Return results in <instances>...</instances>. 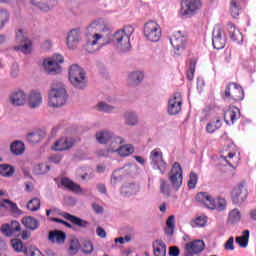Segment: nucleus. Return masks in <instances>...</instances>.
<instances>
[{
    "mask_svg": "<svg viewBox=\"0 0 256 256\" xmlns=\"http://www.w3.org/2000/svg\"><path fill=\"white\" fill-rule=\"evenodd\" d=\"M81 30L79 29H72L68 32L66 37V47L70 50L77 49L79 43H81Z\"/></svg>",
    "mask_w": 256,
    "mask_h": 256,
    "instance_id": "4be33fe9",
    "label": "nucleus"
},
{
    "mask_svg": "<svg viewBox=\"0 0 256 256\" xmlns=\"http://www.w3.org/2000/svg\"><path fill=\"white\" fill-rule=\"evenodd\" d=\"M169 181L174 189H179L183 185V169L181 165L175 162L168 175Z\"/></svg>",
    "mask_w": 256,
    "mask_h": 256,
    "instance_id": "4468645a",
    "label": "nucleus"
},
{
    "mask_svg": "<svg viewBox=\"0 0 256 256\" xmlns=\"http://www.w3.org/2000/svg\"><path fill=\"white\" fill-rule=\"evenodd\" d=\"M236 119H239V108L230 107L224 112V121L227 125L235 123Z\"/></svg>",
    "mask_w": 256,
    "mask_h": 256,
    "instance_id": "2f4dec72",
    "label": "nucleus"
},
{
    "mask_svg": "<svg viewBox=\"0 0 256 256\" xmlns=\"http://www.w3.org/2000/svg\"><path fill=\"white\" fill-rule=\"evenodd\" d=\"M175 231V216H169L166 221L165 233L166 235H173Z\"/></svg>",
    "mask_w": 256,
    "mask_h": 256,
    "instance_id": "864d4df0",
    "label": "nucleus"
},
{
    "mask_svg": "<svg viewBox=\"0 0 256 256\" xmlns=\"http://www.w3.org/2000/svg\"><path fill=\"white\" fill-rule=\"evenodd\" d=\"M21 231V224L17 221H12L10 223L3 224L1 227V232L6 237H14V235H17Z\"/></svg>",
    "mask_w": 256,
    "mask_h": 256,
    "instance_id": "a878e982",
    "label": "nucleus"
},
{
    "mask_svg": "<svg viewBox=\"0 0 256 256\" xmlns=\"http://www.w3.org/2000/svg\"><path fill=\"white\" fill-rule=\"evenodd\" d=\"M26 102L30 109H39L43 105V93L41 90H31L27 95Z\"/></svg>",
    "mask_w": 256,
    "mask_h": 256,
    "instance_id": "aec40b11",
    "label": "nucleus"
},
{
    "mask_svg": "<svg viewBox=\"0 0 256 256\" xmlns=\"http://www.w3.org/2000/svg\"><path fill=\"white\" fill-rule=\"evenodd\" d=\"M241 219H243V213L239 208H233L228 213V223L230 225H237V223H241Z\"/></svg>",
    "mask_w": 256,
    "mask_h": 256,
    "instance_id": "f704fd0d",
    "label": "nucleus"
},
{
    "mask_svg": "<svg viewBox=\"0 0 256 256\" xmlns=\"http://www.w3.org/2000/svg\"><path fill=\"white\" fill-rule=\"evenodd\" d=\"M82 253H84V255H91V253H93V251H95V247L93 246V242H91V240H84L82 242Z\"/></svg>",
    "mask_w": 256,
    "mask_h": 256,
    "instance_id": "603ef678",
    "label": "nucleus"
},
{
    "mask_svg": "<svg viewBox=\"0 0 256 256\" xmlns=\"http://www.w3.org/2000/svg\"><path fill=\"white\" fill-rule=\"evenodd\" d=\"M64 217L68 221H71V223H74V225H78V227H83L84 229L89 227V222L87 220H83L68 213L64 214Z\"/></svg>",
    "mask_w": 256,
    "mask_h": 256,
    "instance_id": "a18cd8bd",
    "label": "nucleus"
},
{
    "mask_svg": "<svg viewBox=\"0 0 256 256\" xmlns=\"http://www.w3.org/2000/svg\"><path fill=\"white\" fill-rule=\"evenodd\" d=\"M197 181H198L197 175L194 172L190 173V178L188 181L189 189H195V187L197 185Z\"/></svg>",
    "mask_w": 256,
    "mask_h": 256,
    "instance_id": "0e129e2a",
    "label": "nucleus"
},
{
    "mask_svg": "<svg viewBox=\"0 0 256 256\" xmlns=\"http://www.w3.org/2000/svg\"><path fill=\"white\" fill-rule=\"evenodd\" d=\"M131 241V236L127 235L125 237H118L114 239L115 245L113 247H117V245H125V243H129Z\"/></svg>",
    "mask_w": 256,
    "mask_h": 256,
    "instance_id": "e2e57ef3",
    "label": "nucleus"
},
{
    "mask_svg": "<svg viewBox=\"0 0 256 256\" xmlns=\"http://www.w3.org/2000/svg\"><path fill=\"white\" fill-rule=\"evenodd\" d=\"M9 103L13 107H23L27 103V92L21 88L12 91L9 95Z\"/></svg>",
    "mask_w": 256,
    "mask_h": 256,
    "instance_id": "dca6fc26",
    "label": "nucleus"
},
{
    "mask_svg": "<svg viewBox=\"0 0 256 256\" xmlns=\"http://www.w3.org/2000/svg\"><path fill=\"white\" fill-rule=\"evenodd\" d=\"M50 167L47 163H38L34 165L33 167V173L34 175H45V173H48Z\"/></svg>",
    "mask_w": 256,
    "mask_h": 256,
    "instance_id": "09e8293b",
    "label": "nucleus"
},
{
    "mask_svg": "<svg viewBox=\"0 0 256 256\" xmlns=\"http://www.w3.org/2000/svg\"><path fill=\"white\" fill-rule=\"evenodd\" d=\"M11 246L14 249V251H16V253H21L22 251H25L23 241H21L20 239L11 240Z\"/></svg>",
    "mask_w": 256,
    "mask_h": 256,
    "instance_id": "13d9d810",
    "label": "nucleus"
},
{
    "mask_svg": "<svg viewBox=\"0 0 256 256\" xmlns=\"http://www.w3.org/2000/svg\"><path fill=\"white\" fill-rule=\"evenodd\" d=\"M133 33H135L133 26H124L111 35V43L121 53H127L131 49V35Z\"/></svg>",
    "mask_w": 256,
    "mask_h": 256,
    "instance_id": "f03ea898",
    "label": "nucleus"
},
{
    "mask_svg": "<svg viewBox=\"0 0 256 256\" xmlns=\"http://www.w3.org/2000/svg\"><path fill=\"white\" fill-rule=\"evenodd\" d=\"M13 173H15V168L9 164H0V175L2 177H13Z\"/></svg>",
    "mask_w": 256,
    "mask_h": 256,
    "instance_id": "de8ad7c7",
    "label": "nucleus"
},
{
    "mask_svg": "<svg viewBox=\"0 0 256 256\" xmlns=\"http://www.w3.org/2000/svg\"><path fill=\"white\" fill-rule=\"evenodd\" d=\"M62 63H65V58L61 54H53L42 61V69L47 75H59L63 68Z\"/></svg>",
    "mask_w": 256,
    "mask_h": 256,
    "instance_id": "39448f33",
    "label": "nucleus"
},
{
    "mask_svg": "<svg viewBox=\"0 0 256 256\" xmlns=\"http://www.w3.org/2000/svg\"><path fill=\"white\" fill-rule=\"evenodd\" d=\"M19 75H21V70L19 68V64L13 63L10 66L9 76L11 77V79H17L19 77Z\"/></svg>",
    "mask_w": 256,
    "mask_h": 256,
    "instance_id": "bf43d9fd",
    "label": "nucleus"
},
{
    "mask_svg": "<svg viewBox=\"0 0 256 256\" xmlns=\"http://www.w3.org/2000/svg\"><path fill=\"white\" fill-rule=\"evenodd\" d=\"M96 109L103 113H113V111H115V106H111L107 104V102L101 101L96 105Z\"/></svg>",
    "mask_w": 256,
    "mask_h": 256,
    "instance_id": "5fc2aeb1",
    "label": "nucleus"
},
{
    "mask_svg": "<svg viewBox=\"0 0 256 256\" xmlns=\"http://www.w3.org/2000/svg\"><path fill=\"white\" fill-rule=\"evenodd\" d=\"M123 143H125V139L123 137L115 136L113 134L106 144L108 153H117Z\"/></svg>",
    "mask_w": 256,
    "mask_h": 256,
    "instance_id": "cd10ccee",
    "label": "nucleus"
},
{
    "mask_svg": "<svg viewBox=\"0 0 256 256\" xmlns=\"http://www.w3.org/2000/svg\"><path fill=\"white\" fill-rule=\"evenodd\" d=\"M221 158L226 161L230 167L239 163V156H237V147L235 144H231L228 149H224L221 152Z\"/></svg>",
    "mask_w": 256,
    "mask_h": 256,
    "instance_id": "f3484780",
    "label": "nucleus"
},
{
    "mask_svg": "<svg viewBox=\"0 0 256 256\" xmlns=\"http://www.w3.org/2000/svg\"><path fill=\"white\" fill-rule=\"evenodd\" d=\"M149 161L153 169L160 171L162 175L165 174V171H167V162L163 159L161 148H155L150 152Z\"/></svg>",
    "mask_w": 256,
    "mask_h": 256,
    "instance_id": "9d476101",
    "label": "nucleus"
},
{
    "mask_svg": "<svg viewBox=\"0 0 256 256\" xmlns=\"http://www.w3.org/2000/svg\"><path fill=\"white\" fill-rule=\"evenodd\" d=\"M9 22V12L5 9H0V31L5 29V25Z\"/></svg>",
    "mask_w": 256,
    "mask_h": 256,
    "instance_id": "4d7b16f0",
    "label": "nucleus"
},
{
    "mask_svg": "<svg viewBox=\"0 0 256 256\" xmlns=\"http://www.w3.org/2000/svg\"><path fill=\"white\" fill-rule=\"evenodd\" d=\"M61 185L66 189H69V191H73V193H83V189H81V186L79 184H75L69 178H62Z\"/></svg>",
    "mask_w": 256,
    "mask_h": 256,
    "instance_id": "e433bc0d",
    "label": "nucleus"
},
{
    "mask_svg": "<svg viewBox=\"0 0 256 256\" xmlns=\"http://www.w3.org/2000/svg\"><path fill=\"white\" fill-rule=\"evenodd\" d=\"M90 33H103L106 31H111L109 29V23L105 18H99L94 20L87 28Z\"/></svg>",
    "mask_w": 256,
    "mask_h": 256,
    "instance_id": "5701e85b",
    "label": "nucleus"
},
{
    "mask_svg": "<svg viewBox=\"0 0 256 256\" xmlns=\"http://www.w3.org/2000/svg\"><path fill=\"white\" fill-rule=\"evenodd\" d=\"M248 219L250 221H256V205L249 210Z\"/></svg>",
    "mask_w": 256,
    "mask_h": 256,
    "instance_id": "338daca9",
    "label": "nucleus"
},
{
    "mask_svg": "<svg viewBox=\"0 0 256 256\" xmlns=\"http://www.w3.org/2000/svg\"><path fill=\"white\" fill-rule=\"evenodd\" d=\"M75 145V140L69 136L58 138L51 146L52 151H69Z\"/></svg>",
    "mask_w": 256,
    "mask_h": 256,
    "instance_id": "a211bd4d",
    "label": "nucleus"
},
{
    "mask_svg": "<svg viewBox=\"0 0 256 256\" xmlns=\"http://www.w3.org/2000/svg\"><path fill=\"white\" fill-rule=\"evenodd\" d=\"M22 225H24L26 229H30V231H35V229L39 228V221L32 216H25L22 218Z\"/></svg>",
    "mask_w": 256,
    "mask_h": 256,
    "instance_id": "a19ab883",
    "label": "nucleus"
},
{
    "mask_svg": "<svg viewBox=\"0 0 256 256\" xmlns=\"http://www.w3.org/2000/svg\"><path fill=\"white\" fill-rule=\"evenodd\" d=\"M225 43H227V38H225V32H223V28L217 26L212 34V45L214 49H223L225 47Z\"/></svg>",
    "mask_w": 256,
    "mask_h": 256,
    "instance_id": "412c9836",
    "label": "nucleus"
},
{
    "mask_svg": "<svg viewBox=\"0 0 256 256\" xmlns=\"http://www.w3.org/2000/svg\"><path fill=\"white\" fill-rule=\"evenodd\" d=\"M197 65V62L195 60L190 61L189 70L187 72V79L189 81H193V78L195 77V67Z\"/></svg>",
    "mask_w": 256,
    "mask_h": 256,
    "instance_id": "052dcab7",
    "label": "nucleus"
},
{
    "mask_svg": "<svg viewBox=\"0 0 256 256\" xmlns=\"http://www.w3.org/2000/svg\"><path fill=\"white\" fill-rule=\"evenodd\" d=\"M152 251L154 256H167V245L163 240H155L152 243Z\"/></svg>",
    "mask_w": 256,
    "mask_h": 256,
    "instance_id": "473e14b6",
    "label": "nucleus"
},
{
    "mask_svg": "<svg viewBox=\"0 0 256 256\" xmlns=\"http://www.w3.org/2000/svg\"><path fill=\"white\" fill-rule=\"evenodd\" d=\"M230 195L233 205H238V207H241V205L247 203V199L249 197V188H247L245 183L240 182L232 188Z\"/></svg>",
    "mask_w": 256,
    "mask_h": 256,
    "instance_id": "6e6552de",
    "label": "nucleus"
},
{
    "mask_svg": "<svg viewBox=\"0 0 256 256\" xmlns=\"http://www.w3.org/2000/svg\"><path fill=\"white\" fill-rule=\"evenodd\" d=\"M124 121L129 127L139 125V115L135 111H127L124 113Z\"/></svg>",
    "mask_w": 256,
    "mask_h": 256,
    "instance_id": "c9c22d12",
    "label": "nucleus"
},
{
    "mask_svg": "<svg viewBox=\"0 0 256 256\" xmlns=\"http://www.w3.org/2000/svg\"><path fill=\"white\" fill-rule=\"evenodd\" d=\"M223 127V120L221 117L216 116L209 120V122L206 124L205 131L209 135H213V133H216V131H219Z\"/></svg>",
    "mask_w": 256,
    "mask_h": 256,
    "instance_id": "c85d7f7f",
    "label": "nucleus"
},
{
    "mask_svg": "<svg viewBox=\"0 0 256 256\" xmlns=\"http://www.w3.org/2000/svg\"><path fill=\"white\" fill-rule=\"evenodd\" d=\"M30 4L44 13H49L57 5V0H30Z\"/></svg>",
    "mask_w": 256,
    "mask_h": 256,
    "instance_id": "393cba45",
    "label": "nucleus"
},
{
    "mask_svg": "<svg viewBox=\"0 0 256 256\" xmlns=\"http://www.w3.org/2000/svg\"><path fill=\"white\" fill-rule=\"evenodd\" d=\"M67 99L69 95L63 82H53L48 92V106L52 109H59L67 104Z\"/></svg>",
    "mask_w": 256,
    "mask_h": 256,
    "instance_id": "f257e3e1",
    "label": "nucleus"
},
{
    "mask_svg": "<svg viewBox=\"0 0 256 256\" xmlns=\"http://www.w3.org/2000/svg\"><path fill=\"white\" fill-rule=\"evenodd\" d=\"M45 139V132L42 130H35L27 135V141L29 143H39Z\"/></svg>",
    "mask_w": 256,
    "mask_h": 256,
    "instance_id": "37998d69",
    "label": "nucleus"
},
{
    "mask_svg": "<svg viewBox=\"0 0 256 256\" xmlns=\"http://www.w3.org/2000/svg\"><path fill=\"white\" fill-rule=\"evenodd\" d=\"M119 157H129L135 153V146L132 144H120V148L116 152Z\"/></svg>",
    "mask_w": 256,
    "mask_h": 256,
    "instance_id": "ea45409f",
    "label": "nucleus"
},
{
    "mask_svg": "<svg viewBox=\"0 0 256 256\" xmlns=\"http://www.w3.org/2000/svg\"><path fill=\"white\" fill-rule=\"evenodd\" d=\"M113 135V132L109 130H102L96 133V140L98 143H101V145H107Z\"/></svg>",
    "mask_w": 256,
    "mask_h": 256,
    "instance_id": "58836bf2",
    "label": "nucleus"
},
{
    "mask_svg": "<svg viewBox=\"0 0 256 256\" xmlns=\"http://www.w3.org/2000/svg\"><path fill=\"white\" fill-rule=\"evenodd\" d=\"M208 221H209V218L205 215H202V216H198V217L194 218L190 222V225H191V227H194V228L206 227Z\"/></svg>",
    "mask_w": 256,
    "mask_h": 256,
    "instance_id": "49530a36",
    "label": "nucleus"
},
{
    "mask_svg": "<svg viewBox=\"0 0 256 256\" xmlns=\"http://www.w3.org/2000/svg\"><path fill=\"white\" fill-rule=\"evenodd\" d=\"M205 249V242L203 240H194L184 245L186 256L199 255Z\"/></svg>",
    "mask_w": 256,
    "mask_h": 256,
    "instance_id": "6ab92c4d",
    "label": "nucleus"
},
{
    "mask_svg": "<svg viewBox=\"0 0 256 256\" xmlns=\"http://www.w3.org/2000/svg\"><path fill=\"white\" fill-rule=\"evenodd\" d=\"M48 239L51 243L56 245H63L67 239V234L61 230H53L49 232Z\"/></svg>",
    "mask_w": 256,
    "mask_h": 256,
    "instance_id": "c756f323",
    "label": "nucleus"
},
{
    "mask_svg": "<svg viewBox=\"0 0 256 256\" xmlns=\"http://www.w3.org/2000/svg\"><path fill=\"white\" fill-rule=\"evenodd\" d=\"M10 152L12 155H23L25 153V144L16 140L10 144Z\"/></svg>",
    "mask_w": 256,
    "mask_h": 256,
    "instance_id": "79ce46f5",
    "label": "nucleus"
},
{
    "mask_svg": "<svg viewBox=\"0 0 256 256\" xmlns=\"http://www.w3.org/2000/svg\"><path fill=\"white\" fill-rule=\"evenodd\" d=\"M236 243L242 248L249 245V230H244L241 236L236 237Z\"/></svg>",
    "mask_w": 256,
    "mask_h": 256,
    "instance_id": "8fccbe9b",
    "label": "nucleus"
},
{
    "mask_svg": "<svg viewBox=\"0 0 256 256\" xmlns=\"http://www.w3.org/2000/svg\"><path fill=\"white\" fill-rule=\"evenodd\" d=\"M96 235L97 237H99L100 239H107V231L104 230L103 227L98 226L96 228Z\"/></svg>",
    "mask_w": 256,
    "mask_h": 256,
    "instance_id": "69168bd1",
    "label": "nucleus"
},
{
    "mask_svg": "<svg viewBox=\"0 0 256 256\" xmlns=\"http://www.w3.org/2000/svg\"><path fill=\"white\" fill-rule=\"evenodd\" d=\"M195 199L198 203L207 207V209H211V211H225L227 209V200L223 197L214 199L207 192H199Z\"/></svg>",
    "mask_w": 256,
    "mask_h": 256,
    "instance_id": "7ed1b4c3",
    "label": "nucleus"
},
{
    "mask_svg": "<svg viewBox=\"0 0 256 256\" xmlns=\"http://www.w3.org/2000/svg\"><path fill=\"white\" fill-rule=\"evenodd\" d=\"M68 80L75 89H85L87 87V73L77 64H72L69 67Z\"/></svg>",
    "mask_w": 256,
    "mask_h": 256,
    "instance_id": "20e7f679",
    "label": "nucleus"
},
{
    "mask_svg": "<svg viewBox=\"0 0 256 256\" xmlns=\"http://www.w3.org/2000/svg\"><path fill=\"white\" fill-rule=\"evenodd\" d=\"M123 179V169L115 170L110 178L112 187L119 185Z\"/></svg>",
    "mask_w": 256,
    "mask_h": 256,
    "instance_id": "3c124183",
    "label": "nucleus"
},
{
    "mask_svg": "<svg viewBox=\"0 0 256 256\" xmlns=\"http://www.w3.org/2000/svg\"><path fill=\"white\" fill-rule=\"evenodd\" d=\"M183 108V95L176 92L168 99L167 113L168 115H179Z\"/></svg>",
    "mask_w": 256,
    "mask_h": 256,
    "instance_id": "ddd939ff",
    "label": "nucleus"
},
{
    "mask_svg": "<svg viewBox=\"0 0 256 256\" xmlns=\"http://www.w3.org/2000/svg\"><path fill=\"white\" fill-rule=\"evenodd\" d=\"M203 7V2L201 0H182L180 2V9L178 12L180 19H189L193 15H197L201 8Z\"/></svg>",
    "mask_w": 256,
    "mask_h": 256,
    "instance_id": "423d86ee",
    "label": "nucleus"
},
{
    "mask_svg": "<svg viewBox=\"0 0 256 256\" xmlns=\"http://www.w3.org/2000/svg\"><path fill=\"white\" fill-rule=\"evenodd\" d=\"M230 15L233 19H237L241 15V0L230 1Z\"/></svg>",
    "mask_w": 256,
    "mask_h": 256,
    "instance_id": "c03bdc74",
    "label": "nucleus"
},
{
    "mask_svg": "<svg viewBox=\"0 0 256 256\" xmlns=\"http://www.w3.org/2000/svg\"><path fill=\"white\" fill-rule=\"evenodd\" d=\"M144 37L151 43H157L161 39V25L156 21L150 20L144 24Z\"/></svg>",
    "mask_w": 256,
    "mask_h": 256,
    "instance_id": "1a4fd4ad",
    "label": "nucleus"
},
{
    "mask_svg": "<svg viewBox=\"0 0 256 256\" xmlns=\"http://www.w3.org/2000/svg\"><path fill=\"white\" fill-rule=\"evenodd\" d=\"M143 79H145L143 71L133 70L128 73L126 81L130 87H139L143 83Z\"/></svg>",
    "mask_w": 256,
    "mask_h": 256,
    "instance_id": "b1692460",
    "label": "nucleus"
},
{
    "mask_svg": "<svg viewBox=\"0 0 256 256\" xmlns=\"http://www.w3.org/2000/svg\"><path fill=\"white\" fill-rule=\"evenodd\" d=\"M160 191L164 195H169L171 193V187L169 186V183L165 180H161L160 182Z\"/></svg>",
    "mask_w": 256,
    "mask_h": 256,
    "instance_id": "680f3d73",
    "label": "nucleus"
},
{
    "mask_svg": "<svg viewBox=\"0 0 256 256\" xmlns=\"http://www.w3.org/2000/svg\"><path fill=\"white\" fill-rule=\"evenodd\" d=\"M16 41L19 45L15 46V51H21L24 55L31 54L33 51V42L28 37L27 29L19 28L16 33Z\"/></svg>",
    "mask_w": 256,
    "mask_h": 256,
    "instance_id": "0eeeda50",
    "label": "nucleus"
},
{
    "mask_svg": "<svg viewBox=\"0 0 256 256\" xmlns=\"http://www.w3.org/2000/svg\"><path fill=\"white\" fill-rule=\"evenodd\" d=\"M179 248L177 246H172L170 247V250H169V255L170 256H179Z\"/></svg>",
    "mask_w": 256,
    "mask_h": 256,
    "instance_id": "774afa93",
    "label": "nucleus"
},
{
    "mask_svg": "<svg viewBox=\"0 0 256 256\" xmlns=\"http://www.w3.org/2000/svg\"><path fill=\"white\" fill-rule=\"evenodd\" d=\"M79 249H81V242H79V238L75 236L71 237L67 249L68 255H77V253H79Z\"/></svg>",
    "mask_w": 256,
    "mask_h": 256,
    "instance_id": "4c0bfd02",
    "label": "nucleus"
},
{
    "mask_svg": "<svg viewBox=\"0 0 256 256\" xmlns=\"http://www.w3.org/2000/svg\"><path fill=\"white\" fill-rule=\"evenodd\" d=\"M0 209H4V211H9L12 215H23V211L19 209L16 203L9 199H4L0 201Z\"/></svg>",
    "mask_w": 256,
    "mask_h": 256,
    "instance_id": "bb28decb",
    "label": "nucleus"
},
{
    "mask_svg": "<svg viewBox=\"0 0 256 256\" xmlns=\"http://www.w3.org/2000/svg\"><path fill=\"white\" fill-rule=\"evenodd\" d=\"M120 193L123 195V197L137 195V193H139V185L134 183H126L121 187Z\"/></svg>",
    "mask_w": 256,
    "mask_h": 256,
    "instance_id": "72a5a7b5",
    "label": "nucleus"
},
{
    "mask_svg": "<svg viewBox=\"0 0 256 256\" xmlns=\"http://www.w3.org/2000/svg\"><path fill=\"white\" fill-rule=\"evenodd\" d=\"M41 209V200L39 198H33L27 203L28 211H39Z\"/></svg>",
    "mask_w": 256,
    "mask_h": 256,
    "instance_id": "6e6d98bb",
    "label": "nucleus"
},
{
    "mask_svg": "<svg viewBox=\"0 0 256 256\" xmlns=\"http://www.w3.org/2000/svg\"><path fill=\"white\" fill-rule=\"evenodd\" d=\"M111 43V30L104 32H95L92 38L88 42V47L95 46L97 47H105V45H109Z\"/></svg>",
    "mask_w": 256,
    "mask_h": 256,
    "instance_id": "2eb2a0df",
    "label": "nucleus"
},
{
    "mask_svg": "<svg viewBox=\"0 0 256 256\" xmlns=\"http://www.w3.org/2000/svg\"><path fill=\"white\" fill-rule=\"evenodd\" d=\"M170 43L175 55H181L187 49V35L184 32L176 31L171 35Z\"/></svg>",
    "mask_w": 256,
    "mask_h": 256,
    "instance_id": "f8f14e48",
    "label": "nucleus"
},
{
    "mask_svg": "<svg viewBox=\"0 0 256 256\" xmlns=\"http://www.w3.org/2000/svg\"><path fill=\"white\" fill-rule=\"evenodd\" d=\"M222 97L229 101H243L245 99V92L239 84L230 83L226 86Z\"/></svg>",
    "mask_w": 256,
    "mask_h": 256,
    "instance_id": "9b49d317",
    "label": "nucleus"
},
{
    "mask_svg": "<svg viewBox=\"0 0 256 256\" xmlns=\"http://www.w3.org/2000/svg\"><path fill=\"white\" fill-rule=\"evenodd\" d=\"M227 31L232 41H235V43H238V44L243 43V34L241 33V31L237 29V26H235L233 23H228Z\"/></svg>",
    "mask_w": 256,
    "mask_h": 256,
    "instance_id": "7c9ffc66",
    "label": "nucleus"
}]
</instances>
